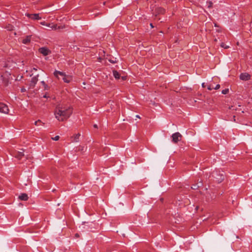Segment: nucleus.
I'll return each mask as SVG.
<instances>
[{"instance_id": "4468645a", "label": "nucleus", "mask_w": 252, "mask_h": 252, "mask_svg": "<svg viewBox=\"0 0 252 252\" xmlns=\"http://www.w3.org/2000/svg\"><path fill=\"white\" fill-rule=\"evenodd\" d=\"M31 41V36H27L25 38L23 39L22 42L24 44H27Z\"/></svg>"}, {"instance_id": "58836bf2", "label": "nucleus", "mask_w": 252, "mask_h": 252, "mask_svg": "<svg viewBox=\"0 0 252 252\" xmlns=\"http://www.w3.org/2000/svg\"><path fill=\"white\" fill-rule=\"evenodd\" d=\"M33 69L35 70H36V69L35 68H33Z\"/></svg>"}, {"instance_id": "9b49d317", "label": "nucleus", "mask_w": 252, "mask_h": 252, "mask_svg": "<svg viewBox=\"0 0 252 252\" xmlns=\"http://www.w3.org/2000/svg\"><path fill=\"white\" fill-rule=\"evenodd\" d=\"M63 77V81L67 83H69L72 80V77L70 76L66 75L64 74Z\"/></svg>"}, {"instance_id": "f257e3e1", "label": "nucleus", "mask_w": 252, "mask_h": 252, "mask_svg": "<svg viewBox=\"0 0 252 252\" xmlns=\"http://www.w3.org/2000/svg\"><path fill=\"white\" fill-rule=\"evenodd\" d=\"M72 113V108L63 104H58L54 111L56 118L60 122L67 119Z\"/></svg>"}, {"instance_id": "20e7f679", "label": "nucleus", "mask_w": 252, "mask_h": 252, "mask_svg": "<svg viewBox=\"0 0 252 252\" xmlns=\"http://www.w3.org/2000/svg\"><path fill=\"white\" fill-rule=\"evenodd\" d=\"M182 137V135L179 132H175L172 135V141L174 143H177L181 140Z\"/></svg>"}, {"instance_id": "39448f33", "label": "nucleus", "mask_w": 252, "mask_h": 252, "mask_svg": "<svg viewBox=\"0 0 252 252\" xmlns=\"http://www.w3.org/2000/svg\"><path fill=\"white\" fill-rule=\"evenodd\" d=\"M26 16L28 17L29 18L35 20H40L41 17L39 16V14L38 13H34V14H29L26 13Z\"/></svg>"}, {"instance_id": "dca6fc26", "label": "nucleus", "mask_w": 252, "mask_h": 252, "mask_svg": "<svg viewBox=\"0 0 252 252\" xmlns=\"http://www.w3.org/2000/svg\"><path fill=\"white\" fill-rule=\"evenodd\" d=\"M113 76H114V77L116 79H120V74H119V73L117 71L113 70Z\"/></svg>"}, {"instance_id": "6e6552de", "label": "nucleus", "mask_w": 252, "mask_h": 252, "mask_svg": "<svg viewBox=\"0 0 252 252\" xmlns=\"http://www.w3.org/2000/svg\"><path fill=\"white\" fill-rule=\"evenodd\" d=\"M155 15L157 16L159 14H164L165 13V9L162 7H157L155 11Z\"/></svg>"}, {"instance_id": "c85d7f7f", "label": "nucleus", "mask_w": 252, "mask_h": 252, "mask_svg": "<svg viewBox=\"0 0 252 252\" xmlns=\"http://www.w3.org/2000/svg\"><path fill=\"white\" fill-rule=\"evenodd\" d=\"M109 62L111 63H116L117 62L116 59L115 60H109Z\"/></svg>"}, {"instance_id": "f03ea898", "label": "nucleus", "mask_w": 252, "mask_h": 252, "mask_svg": "<svg viewBox=\"0 0 252 252\" xmlns=\"http://www.w3.org/2000/svg\"><path fill=\"white\" fill-rule=\"evenodd\" d=\"M40 24L43 26H46L49 27L52 30H54L63 29L65 28L64 25L58 26L57 24H54L53 23H47L45 21L41 22Z\"/></svg>"}, {"instance_id": "7ed1b4c3", "label": "nucleus", "mask_w": 252, "mask_h": 252, "mask_svg": "<svg viewBox=\"0 0 252 252\" xmlns=\"http://www.w3.org/2000/svg\"><path fill=\"white\" fill-rule=\"evenodd\" d=\"M3 84L7 86L11 78V73L8 71H5L1 75Z\"/></svg>"}, {"instance_id": "1a4fd4ad", "label": "nucleus", "mask_w": 252, "mask_h": 252, "mask_svg": "<svg viewBox=\"0 0 252 252\" xmlns=\"http://www.w3.org/2000/svg\"><path fill=\"white\" fill-rule=\"evenodd\" d=\"M38 75H37L33 77L32 78L31 82H30V87H31V88L34 87L35 84H36L37 82L38 81Z\"/></svg>"}, {"instance_id": "f8f14e48", "label": "nucleus", "mask_w": 252, "mask_h": 252, "mask_svg": "<svg viewBox=\"0 0 252 252\" xmlns=\"http://www.w3.org/2000/svg\"><path fill=\"white\" fill-rule=\"evenodd\" d=\"M24 156V154L22 152H19L15 154L14 157L19 160L21 159Z\"/></svg>"}, {"instance_id": "5701e85b", "label": "nucleus", "mask_w": 252, "mask_h": 252, "mask_svg": "<svg viewBox=\"0 0 252 252\" xmlns=\"http://www.w3.org/2000/svg\"><path fill=\"white\" fill-rule=\"evenodd\" d=\"M229 92V89H224L223 90H222L221 91V93L223 94H227Z\"/></svg>"}, {"instance_id": "c9c22d12", "label": "nucleus", "mask_w": 252, "mask_h": 252, "mask_svg": "<svg viewBox=\"0 0 252 252\" xmlns=\"http://www.w3.org/2000/svg\"><path fill=\"white\" fill-rule=\"evenodd\" d=\"M136 118H140V116L139 115H136Z\"/></svg>"}, {"instance_id": "412c9836", "label": "nucleus", "mask_w": 252, "mask_h": 252, "mask_svg": "<svg viewBox=\"0 0 252 252\" xmlns=\"http://www.w3.org/2000/svg\"><path fill=\"white\" fill-rule=\"evenodd\" d=\"M207 6L208 8H211L213 6V3L211 1H207L206 2Z\"/></svg>"}, {"instance_id": "7c9ffc66", "label": "nucleus", "mask_w": 252, "mask_h": 252, "mask_svg": "<svg viewBox=\"0 0 252 252\" xmlns=\"http://www.w3.org/2000/svg\"><path fill=\"white\" fill-rule=\"evenodd\" d=\"M122 79L123 80H125L126 79V76H123L122 77Z\"/></svg>"}, {"instance_id": "393cba45", "label": "nucleus", "mask_w": 252, "mask_h": 252, "mask_svg": "<svg viewBox=\"0 0 252 252\" xmlns=\"http://www.w3.org/2000/svg\"><path fill=\"white\" fill-rule=\"evenodd\" d=\"M207 89L208 90H212L213 89H214V86H212V85H209L208 87H207Z\"/></svg>"}, {"instance_id": "c756f323", "label": "nucleus", "mask_w": 252, "mask_h": 252, "mask_svg": "<svg viewBox=\"0 0 252 252\" xmlns=\"http://www.w3.org/2000/svg\"><path fill=\"white\" fill-rule=\"evenodd\" d=\"M43 97L44 98H48L49 96L47 95V94H45L43 96Z\"/></svg>"}, {"instance_id": "423d86ee", "label": "nucleus", "mask_w": 252, "mask_h": 252, "mask_svg": "<svg viewBox=\"0 0 252 252\" xmlns=\"http://www.w3.org/2000/svg\"><path fill=\"white\" fill-rule=\"evenodd\" d=\"M8 111L9 109L8 106L3 103H0V112L8 114Z\"/></svg>"}, {"instance_id": "aec40b11", "label": "nucleus", "mask_w": 252, "mask_h": 252, "mask_svg": "<svg viewBox=\"0 0 252 252\" xmlns=\"http://www.w3.org/2000/svg\"><path fill=\"white\" fill-rule=\"evenodd\" d=\"M41 83L42 84V85L43 86L45 90H48L49 89V87H48V86L45 83V82L44 81H42L41 82Z\"/></svg>"}, {"instance_id": "4be33fe9", "label": "nucleus", "mask_w": 252, "mask_h": 252, "mask_svg": "<svg viewBox=\"0 0 252 252\" xmlns=\"http://www.w3.org/2000/svg\"><path fill=\"white\" fill-rule=\"evenodd\" d=\"M44 124L40 120H38L34 122V125L35 126H39L40 125H43Z\"/></svg>"}, {"instance_id": "a211bd4d", "label": "nucleus", "mask_w": 252, "mask_h": 252, "mask_svg": "<svg viewBox=\"0 0 252 252\" xmlns=\"http://www.w3.org/2000/svg\"><path fill=\"white\" fill-rule=\"evenodd\" d=\"M81 134L80 133H78V134H76L73 138V142H77L79 141V137L80 136Z\"/></svg>"}, {"instance_id": "e433bc0d", "label": "nucleus", "mask_w": 252, "mask_h": 252, "mask_svg": "<svg viewBox=\"0 0 252 252\" xmlns=\"http://www.w3.org/2000/svg\"><path fill=\"white\" fill-rule=\"evenodd\" d=\"M150 26H151V27L152 28H153V27H153V24H150Z\"/></svg>"}, {"instance_id": "0eeeda50", "label": "nucleus", "mask_w": 252, "mask_h": 252, "mask_svg": "<svg viewBox=\"0 0 252 252\" xmlns=\"http://www.w3.org/2000/svg\"><path fill=\"white\" fill-rule=\"evenodd\" d=\"M240 79L243 81H247L251 79V75L248 73H242L240 75Z\"/></svg>"}, {"instance_id": "b1692460", "label": "nucleus", "mask_w": 252, "mask_h": 252, "mask_svg": "<svg viewBox=\"0 0 252 252\" xmlns=\"http://www.w3.org/2000/svg\"><path fill=\"white\" fill-rule=\"evenodd\" d=\"M220 46L224 49H227L229 48V46L226 45L224 43L222 42L220 44Z\"/></svg>"}, {"instance_id": "ea45409f", "label": "nucleus", "mask_w": 252, "mask_h": 252, "mask_svg": "<svg viewBox=\"0 0 252 252\" xmlns=\"http://www.w3.org/2000/svg\"><path fill=\"white\" fill-rule=\"evenodd\" d=\"M215 41H217V39H215Z\"/></svg>"}, {"instance_id": "2eb2a0df", "label": "nucleus", "mask_w": 252, "mask_h": 252, "mask_svg": "<svg viewBox=\"0 0 252 252\" xmlns=\"http://www.w3.org/2000/svg\"><path fill=\"white\" fill-rule=\"evenodd\" d=\"M202 186V182H200L197 183V184L193 185L191 188L193 189H196L198 188L201 187Z\"/></svg>"}, {"instance_id": "ddd939ff", "label": "nucleus", "mask_w": 252, "mask_h": 252, "mask_svg": "<svg viewBox=\"0 0 252 252\" xmlns=\"http://www.w3.org/2000/svg\"><path fill=\"white\" fill-rule=\"evenodd\" d=\"M19 198L21 200L27 201L28 200L29 197L26 193H22L19 196Z\"/></svg>"}, {"instance_id": "f3484780", "label": "nucleus", "mask_w": 252, "mask_h": 252, "mask_svg": "<svg viewBox=\"0 0 252 252\" xmlns=\"http://www.w3.org/2000/svg\"><path fill=\"white\" fill-rule=\"evenodd\" d=\"M54 74L56 77H58V75L63 76L65 74V73L63 72L56 70L54 72Z\"/></svg>"}, {"instance_id": "a878e982", "label": "nucleus", "mask_w": 252, "mask_h": 252, "mask_svg": "<svg viewBox=\"0 0 252 252\" xmlns=\"http://www.w3.org/2000/svg\"><path fill=\"white\" fill-rule=\"evenodd\" d=\"M59 136L58 135H57L54 138H52V139L54 140H55V141H57L59 139Z\"/></svg>"}, {"instance_id": "72a5a7b5", "label": "nucleus", "mask_w": 252, "mask_h": 252, "mask_svg": "<svg viewBox=\"0 0 252 252\" xmlns=\"http://www.w3.org/2000/svg\"><path fill=\"white\" fill-rule=\"evenodd\" d=\"M75 237H79V235H78V234L76 233V234H75Z\"/></svg>"}, {"instance_id": "bb28decb", "label": "nucleus", "mask_w": 252, "mask_h": 252, "mask_svg": "<svg viewBox=\"0 0 252 252\" xmlns=\"http://www.w3.org/2000/svg\"><path fill=\"white\" fill-rule=\"evenodd\" d=\"M220 181L218 180V181L219 182H221V181H222L224 179V176L222 174L220 175Z\"/></svg>"}, {"instance_id": "6ab92c4d", "label": "nucleus", "mask_w": 252, "mask_h": 252, "mask_svg": "<svg viewBox=\"0 0 252 252\" xmlns=\"http://www.w3.org/2000/svg\"><path fill=\"white\" fill-rule=\"evenodd\" d=\"M8 31H13L14 29V27L11 25V24H8V25H7L6 26V28H5Z\"/></svg>"}, {"instance_id": "473e14b6", "label": "nucleus", "mask_w": 252, "mask_h": 252, "mask_svg": "<svg viewBox=\"0 0 252 252\" xmlns=\"http://www.w3.org/2000/svg\"><path fill=\"white\" fill-rule=\"evenodd\" d=\"M94 128H97V125L94 124Z\"/></svg>"}, {"instance_id": "f704fd0d", "label": "nucleus", "mask_w": 252, "mask_h": 252, "mask_svg": "<svg viewBox=\"0 0 252 252\" xmlns=\"http://www.w3.org/2000/svg\"><path fill=\"white\" fill-rule=\"evenodd\" d=\"M24 91H25V89H22L21 90V92H24Z\"/></svg>"}, {"instance_id": "cd10ccee", "label": "nucleus", "mask_w": 252, "mask_h": 252, "mask_svg": "<svg viewBox=\"0 0 252 252\" xmlns=\"http://www.w3.org/2000/svg\"><path fill=\"white\" fill-rule=\"evenodd\" d=\"M214 88L215 90H218L220 88V85L219 84H217Z\"/></svg>"}, {"instance_id": "9d476101", "label": "nucleus", "mask_w": 252, "mask_h": 252, "mask_svg": "<svg viewBox=\"0 0 252 252\" xmlns=\"http://www.w3.org/2000/svg\"><path fill=\"white\" fill-rule=\"evenodd\" d=\"M39 52L44 56L48 55L50 52L49 50L46 47H41L39 49Z\"/></svg>"}, {"instance_id": "2f4dec72", "label": "nucleus", "mask_w": 252, "mask_h": 252, "mask_svg": "<svg viewBox=\"0 0 252 252\" xmlns=\"http://www.w3.org/2000/svg\"><path fill=\"white\" fill-rule=\"evenodd\" d=\"M202 87H203V88L205 87V86H205V83H203L202 84Z\"/></svg>"}, {"instance_id": "4c0bfd02", "label": "nucleus", "mask_w": 252, "mask_h": 252, "mask_svg": "<svg viewBox=\"0 0 252 252\" xmlns=\"http://www.w3.org/2000/svg\"><path fill=\"white\" fill-rule=\"evenodd\" d=\"M215 26L216 27H218L217 24H215Z\"/></svg>"}]
</instances>
